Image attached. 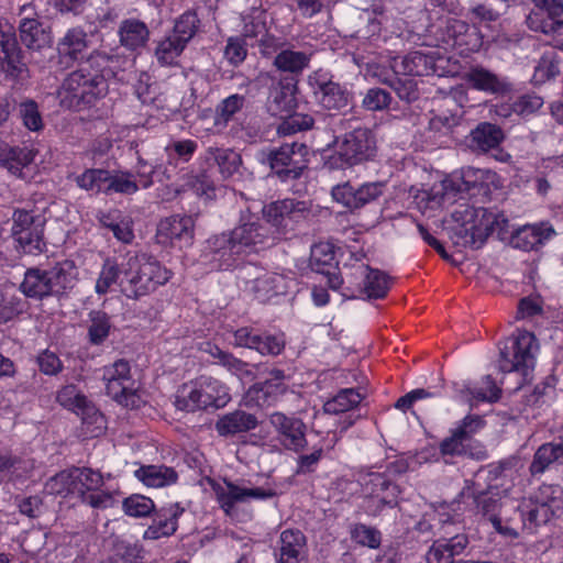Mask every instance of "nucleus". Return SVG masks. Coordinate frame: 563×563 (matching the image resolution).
Instances as JSON below:
<instances>
[{
	"label": "nucleus",
	"mask_w": 563,
	"mask_h": 563,
	"mask_svg": "<svg viewBox=\"0 0 563 563\" xmlns=\"http://www.w3.org/2000/svg\"><path fill=\"white\" fill-rule=\"evenodd\" d=\"M534 7L527 16L530 30L544 34L555 33L563 25L562 0H532Z\"/></svg>",
	"instance_id": "nucleus-20"
},
{
	"label": "nucleus",
	"mask_w": 563,
	"mask_h": 563,
	"mask_svg": "<svg viewBox=\"0 0 563 563\" xmlns=\"http://www.w3.org/2000/svg\"><path fill=\"white\" fill-rule=\"evenodd\" d=\"M362 396L354 388H345L340 390L333 398L323 405V410L329 415H339L351 411L360 405Z\"/></svg>",
	"instance_id": "nucleus-50"
},
{
	"label": "nucleus",
	"mask_w": 563,
	"mask_h": 563,
	"mask_svg": "<svg viewBox=\"0 0 563 563\" xmlns=\"http://www.w3.org/2000/svg\"><path fill=\"white\" fill-rule=\"evenodd\" d=\"M208 159L218 166L223 179L231 178L239 172L242 165L241 155L231 148L210 147L208 150Z\"/></svg>",
	"instance_id": "nucleus-45"
},
{
	"label": "nucleus",
	"mask_w": 563,
	"mask_h": 563,
	"mask_svg": "<svg viewBox=\"0 0 563 563\" xmlns=\"http://www.w3.org/2000/svg\"><path fill=\"white\" fill-rule=\"evenodd\" d=\"M230 233L244 256L263 247L271 239L265 222L249 208L241 212L239 224Z\"/></svg>",
	"instance_id": "nucleus-14"
},
{
	"label": "nucleus",
	"mask_w": 563,
	"mask_h": 563,
	"mask_svg": "<svg viewBox=\"0 0 563 563\" xmlns=\"http://www.w3.org/2000/svg\"><path fill=\"white\" fill-rule=\"evenodd\" d=\"M364 500L363 509L369 516H378L385 507L393 508L398 504L400 488L385 473H369L362 482Z\"/></svg>",
	"instance_id": "nucleus-12"
},
{
	"label": "nucleus",
	"mask_w": 563,
	"mask_h": 563,
	"mask_svg": "<svg viewBox=\"0 0 563 563\" xmlns=\"http://www.w3.org/2000/svg\"><path fill=\"white\" fill-rule=\"evenodd\" d=\"M385 183H365L357 188L350 183L336 185L332 188L331 195L336 202L355 210L377 200L384 192Z\"/></svg>",
	"instance_id": "nucleus-21"
},
{
	"label": "nucleus",
	"mask_w": 563,
	"mask_h": 563,
	"mask_svg": "<svg viewBox=\"0 0 563 563\" xmlns=\"http://www.w3.org/2000/svg\"><path fill=\"white\" fill-rule=\"evenodd\" d=\"M363 292L371 299H379L389 290V277L379 269L362 267Z\"/></svg>",
	"instance_id": "nucleus-47"
},
{
	"label": "nucleus",
	"mask_w": 563,
	"mask_h": 563,
	"mask_svg": "<svg viewBox=\"0 0 563 563\" xmlns=\"http://www.w3.org/2000/svg\"><path fill=\"white\" fill-rule=\"evenodd\" d=\"M228 387L210 376H201L178 390L175 406L179 410L195 411L209 407L223 408L230 401Z\"/></svg>",
	"instance_id": "nucleus-6"
},
{
	"label": "nucleus",
	"mask_w": 563,
	"mask_h": 563,
	"mask_svg": "<svg viewBox=\"0 0 563 563\" xmlns=\"http://www.w3.org/2000/svg\"><path fill=\"white\" fill-rule=\"evenodd\" d=\"M504 139L500 128L492 123H481L471 133V146L479 152L496 148Z\"/></svg>",
	"instance_id": "nucleus-44"
},
{
	"label": "nucleus",
	"mask_w": 563,
	"mask_h": 563,
	"mask_svg": "<svg viewBox=\"0 0 563 563\" xmlns=\"http://www.w3.org/2000/svg\"><path fill=\"white\" fill-rule=\"evenodd\" d=\"M11 238L21 254L38 255L46 249L45 218L35 210L15 209L12 213Z\"/></svg>",
	"instance_id": "nucleus-7"
},
{
	"label": "nucleus",
	"mask_w": 563,
	"mask_h": 563,
	"mask_svg": "<svg viewBox=\"0 0 563 563\" xmlns=\"http://www.w3.org/2000/svg\"><path fill=\"white\" fill-rule=\"evenodd\" d=\"M285 119L277 128L280 135H291L300 131L310 129L313 124V119L308 114H284Z\"/></svg>",
	"instance_id": "nucleus-60"
},
{
	"label": "nucleus",
	"mask_w": 563,
	"mask_h": 563,
	"mask_svg": "<svg viewBox=\"0 0 563 563\" xmlns=\"http://www.w3.org/2000/svg\"><path fill=\"white\" fill-rule=\"evenodd\" d=\"M440 454L445 463H451L454 457H471L483 460L486 457L484 448L477 441H468L461 431L451 430L449 437L439 444Z\"/></svg>",
	"instance_id": "nucleus-26"
},
{
	"label": "nucleus",
	"mask_w": 563,
	"mask_h": 563,
	"mask_svg": "<svg viewBox=\"0 0 563 563\" xmlns=\"http://www.w3.org/2000/svg\"><path fill=\"white\" fill-rule=\"evenodd\" d=\"M446 33L453 40L454 45L457 46L472 45V37L476 36V32L472 31L466 22L456 19L448 22Z\"/></svg>",
	"instance_id": "nucleus-64"
},
{
	"label": "nucleus",
	"mask_w": 563,
	"mask_h": 563,
	"mask_svg": "<svg viewBox=\"0 0 563 563\" xmlns=\"http://www.w3.org/2000/svg\"><path fill=\"white\" fill-rule=\"evenodd\" d=\"M134 476L147 487L161 488L173 485L178 479L177 472L166 465H143Z\"/></svg>",
	"instance_id": "nucleus-36"
},
{
	"label": "nucleus",
	"mask_w": 563,
	"mask_h": 563,
	"mask_svg": "<svg viewBox=\"0 0 563 563\" xmlns=\"http://www.w3.org/2000/svg\"><path fill=\"white\" fill-rule=\"evenodd\" d=\"M376 153V141L367 128H356L333 141V151L327 157L330 169H345L371 159Z\"/></svg>",
	"instance_id": "nucleus-5"
},
{
	"label": "nucleus",
	"mask_w": 563,
	"mask_h": 563,
	"mask_svg": "<svg viewBox=\"0 0 563 563\" xmlns=\"http://www.w3.org/2000/svg\"><path fill=\"white\" fill-rule=\"evenodd\" d=\"M119 36L124 47L135 51L147 43L150 31L144 22L136 19H128L121 22Z\"/></svg>",
	"instance_id": "nucleus-39"
},
{
	"label": "nucleus",
	"mask_w": 563,
	"mask_h": 563,
	"mask_svg": "<svg viewBox=\"0 0 563 563\" xmlns=\"http://www.w3.org/2000/svg\"><path fill=\"white\" fill-rule=\"evenodd\" d=\"M258 426L257 418L244 410H234L220 417L216 422V430L221 437H232L249 432Z\"/></svg>",
	"instance_id": "nucleus-32"
},
{
	"label": "nucleus",
	"mask_w": 563,
	"mask_h": 563,
	"mask_svg": "<svg viewBox=\"0 0 563 563\" xmlns=\"http://www.w3.org/2000/svg\"><path fill=\"white\" fill-rule=\"evenodd\" d=\"M296 108V98L294 87L289 85H278L273 87L269 92L267 109L272 115L284 118Z\"/></svg>",
	"instance_id": "nucleus-41"
},
{
	"label": "nucleus",
	"mask_w": 563,
	"mask_h": 563,
	"mask_svg": "<svg viewBox=\"0 0 563 563\" xmlns=\"http://www.w3.org/2000/svg\"><path fill=\"white\" fill-rule=\"evenodd\" d=\"M452 218L456 225L455 234L463 241L464 246L478 249L483 245L488 235L497 233L499 238L508 232V220L499 212L482 207L460 206Z\"/></svg>",
	"instance_id": "nucleus-3"
},
{
	"label": "nucleus",
	"mask_w": 563,
	"mask_h": 563,
	"mask_svg": "<svg viewBox=\"0 0 563 563\" xmlns=\"http://www.w3.org/2000/svg\"><path fill=\"white\" fill-rule=\"evenodd\" d=\"M309 548L305 533L295 528L280 532L274 548L276 563H308Z\"/></svg>",
	"instance_id": "nucleus-23"
},
{
	"label": "nucleus",
	"mask_w": 563,
	"mask_h": 563,
	"mask_svg": "<svg viewBox=\"0 0 563 563\" xmlns=\"http://www.w3.org/2000/svg\"><path fill=\"white\" fill-rule=\"evenodd\" d=\"M88 47V34L82 27L75 26L68 29L57 42L56 49L59 63L64 64L65 67H68L81 58Z\"/></svg>",
	"instance_id": "nucleus-28"
},
{
	"label": "nucleus",
	"mask_w": 563,
	"mask_h": 563,
	"mask_svg": "<svg viewBox=\"0 0 563 563\" xmlns=\"http://www.w3.org/2000/svg\"><path fill=\"white\" fill-rule=\"evenodd\" d=\"M123 510L131 517H146L155 508L153 500L143 495H131L123 500Z\"/></svg>",
	"instance_id": "nucleus-61"
},
{
	"label": "nucleus",
	"mask_w": 563,
	"mask_h": 563,
	"mask_svg": "<svg viewBox=\"0 0 563 563\" xmlns=\"http://www.w3.org/2000/svg\"><path fill=\"white\" fill-rule=\"evenodd\" d=\"M466 79L473 88L490 93H499L508 89L501 78L483 67L471 68L466 74Z\"/></svg>",
	"instance_id": "nucleus-43"
},
{
	"label": "nucleus",
	"mask_w": 563,
	"mask_h": 563,
	"mask_svg": "<svg viewBox=\"0 0 563 563\" xmlns=\"http://www.w3.org/2000/svg\"><path fill=\"white\" fill-rule=\"evenodd\" d=\"M538 351L539 343L534 334L529 331H518L517 334L508 338L500 349L498 366L501 372H519L526 376L536 364Z\"/></svg>",
	"instance_id": "nucleus-8"
},
{
	"label": "nucleus",
	"mask_w": 563,
	"mask_h": 563,
	"mask_svg": "<svg viewBox=\"0 0 563 563\" xmlns=\"http://www.w3.org/2000/svg\"><path fill=\"white\" fill-rule=\"evenodd\" d=\"M267 221L274 227L286 229L290 222L299 221L309 212V203L295 199H283L263 208Z\"/></svg>",
	"instance_id": "nucleus-27"
},
{
	"label": "nucleus",
	"mask_w": 563,
	"mask_h": 563,
	"mask_svg": "<svg viewBox=\"0 0 563 563\" xmlns=\"http://www.w3.org/2000/svg\"><path fill=\"white\" fill-rule=\"evenodd\" d=\"M19 31L20 40L26 48L35 52L49 48L52 43L51 34L37 20L20 19Z\"/></svg>",
	"instance_id": "nucleus-34"
},
{
	"label": "nucleus",
	"mask_w": 563,
	"mask_h": 563,
	"mask_svg": "<svg viewBox=\"0 0 563 563\" xmlns=\"http://www.w3.org/2000/svg\"><path fill=\"white\" fill-rule=\"evenodd\" d=\"M515 465L516 462L514 461H503L489 465L485 478L488 481L486 488L479 482L482 477L479 473L475 481H466L462 490V496L472 498L477 511L487 517L495 527H498L501 521L498 516L500 508L499 487H504V493L508 492L516 474Z\"/></svg>",
	"instance_id": "nucleus-2"
},
{
	"label": "nucleus",
	"mask_w": 563,
	"mask_h": 563,
	"mask_svg": "<svg viewBox=\"0 0 563 563\" xmlns=\"http://www.w3.org/2000/svg\"><path fill=\"white\" fill-rule=\"evenodd\" d=\"M525 525L529 529L545 525L563 514V489L559 485H541L530 497L529 504L521 506Z\"/></svg>",
	"instance_id": "nucleus-9"
},
{
	"label": "nucleus",
	"mask_w": 563,
	"mask_h": 563,
	"mask_svg": "<svg viewBox=\"0 0 563 563\" xmlns=\"http://www.w3.org/2000/svg\"><path fill=\"white\" fill-rule=\"evenodd\" d=\"M139 190V185L130 172H118L109 174L108 194L118 192L132 195Z\"/></svg>",
	"instance_id": "nucleus-62"
},
{
	"label": "nucleus",
	"mask_w": 563,
	"mask_h": 563,
	"mask_svg": "<svg viewBox=\"0 0 563 563\" xmlns=\"http://www.w3.org/2000/svg\"><path fill=\"white\" fill-rule=\"evenodd\" d=\"M184 512V508L179 504H172L164 507L157 514L154 522L145 532V536L152 539L168 537L177 529V519Z\"/></svg>",
	"instance_id": "nucleus-37"
},
{
	"label": "nucleus",
	"mask_w": 563,
	"mask_h": 563,
	"mask_svg": "<svg viewBox=\"0 0 563 563\" xmlns=\"http://www.w3.org/2000/svg\"><path fill=\"white\" fill-rule=\"evenodd\" d=\"M463 397L468 401H488L495 402L500 397V388L495 384L494 379L487 375L483 378L481 386L465 387Z\"/></svg>",
	"instance_id": "nucleus-53"
},
{
	"label": "nucleus",
	"mask_w": 563,
	"mask_h": 563,
	"mask_svg": "<svg viewBox=\"0 0 563 563\" xmlns=\"http://www.w3.org/2000/svg\"><path fill=\"white\" fill-rule=\"evenodd\" d=\"M195 234V221L190 216L175 214L162 219L157 224L156 240L162 245H191Z\"/></svg>",
	"instance_id": "nucleus-19"
},
{
	"label": "nucleus",
	"mask_w": 563,
	"mask_h": 563,
	"mask_svg": "<svg viewBox=\"0 0 563 563\" xmlns=\"http://www.w3.org/2000/svg\"><path fill=\"white\" fill-rule=\"evenodd\" d=\"M102 380L107 394L118 404L126 408H137L142 399L137 393L135 380L131 375V366L125 360H117L102 368Z\"/></svg>",
	"instance_id": "nucleus-10"
},
{
	"label": "nucleus",
	"mask_w": 563,
	"mask_h": 563,
	"mask_svg": "<svg viewBox=\"0 0 563 563\" xmlns=\"http://www.w3.org/2000/svg\"><path fill=\"white\" fill-rule=\"evenodd\" d=\"M306 154V145L294 142L269 151L266 154V161L282 181H288L301 175L306 167L303 161Z\"/></svg>",
	"instance_id": "nucleus-13"
},
{
	"label": "nucleus",
	"mask_w": 563,
	"mask_h": 563,
	"mask_svg": "<svg viewBox=\"0 0 563 563\" xmlns=\"http://www.w3.org/2000/svg\"><path fill=\"white\" fill-rule=\"evenodd\" d=\"M468 544L465 534H456L450 539H440L432 543L424 555L426 563H454Z\"/></svg>",
	"instance_id": "nucleus-31"
},
{
	"label": "nucleus",
	"mask_w": 563,
	"mask_h": 563,
	"mask_svg": "<svg viewBox=\"0 0 563 563\" xmlns=\"http://www.w3.org/2000/svg\"><path fill=\"white\" fill-rule=\"evenodd\" d=\"M244 254L230 231L211 235L203 245L199 261L209 271H230L239 265Z\"/></svg>",
	"instance_id": "nucleus-11"
},
{
	"label": "nucleus",
	"mask_w": 563,
	"mask_h": 563,
	"mask_svg": "<svg viewBox=\"0 0 563 563\" xmlns=\"http://www.w3.org/2000/svg\"><path fill=\"white\" fill-rule=\"evenodd\" d=\"M553 233L551 228L525 225L512 234L511 243L516 249L531 251L542 245Z\"/></svg>",
	"instance_id": "nucleus-40"
},
{
	"label": "nucleus",
	"mask_w": 563,
	"mask_h": 563,
	"mask_svg": "<svg viewBox=\"0 0 563 563\" xmlns=\"http://www.w3.org/2000/svg\"><path fill=\"white\" fill-rule=\"evenodd\" d=\"M214 492L220 507L227 515H232L238 504L246 503L251 499L265 500L278 495L277 489L273 486L243 487L227 481L223 484L217 485Z\"/></svg>",
	"instance_id": "nucleus-16"
},
{
	"label": "nucleus",
	"mask_w": 563,
	"mask_h": 563,
	"mask_svg": "<svg viewBox=\"0 0 563 563\" xmlns=\"http://www.w3.org/2000/svg\"><path fill=\"white\" fill-rule=\"evenodd\" d=\"M554 463H563V439L542 444L533 455L530 472L542 474Z\"/></svg>",
	"instance_id": "nucleus-38"
},
{
	"label": "nucleus",
	"mask_w": 563,
	"mask_h": 563,
	"mask_svg": "<svg viewBox=\"0 0 563 563\" xmlns=\"http://www.w3.org/2000/svg\"><path fill=\"white\" fill-rule=\"evenodd\" d=\"M20 288L25 296L31 298L53 296L48 273L40 268L27 269Z\"/></svg>",
	"instance_id": "nucleus-42"
},
{
	"label": "nucleus",
	"mask_w": 563,
	"mask_h": 563,
	"mask_svg": "<svg viewBox=\"0 0 563 563\" xmlns=\"http://www.w3.org/2000/svg\"><path fill=\"white\" fill-rule=\"evenodd\" d=\"M73 474H75L79 500L104 485V477L99 471L89 467H73Z\"/></svg>",
	"instance_id": "nucleus-48"
},
{
	"label": "nucleus",
	"mask_w": 563,
	"mask_h": 563,
	"mask_svg": "<svg viewBox=\"0 0 563 563\" xmlns=\"http://www.w3.org/2000/svg\"><path fill=\"white\" fill-rule=\"evenodd\" d=\"M123 276L120 289L128 298L139 299L165 285L172 277L170 271L144 254L128 255L122 260Z\"/></svg>",
	"instance_id": "nucleus-4"
},
{
	"label": "nucleus",
	"mask_w": 563,
	"mask_h": 563,
	"mask_svg": "<svg viewBox=\"0 0 563 563\" xmlns=\"http://www.w3.org/2000/svg\"><path fill=\"white\" fill-rule=\"evenodd\" d=\"M233 338L235 346L254 350L264 356H277L286 345L284 333L262 332L249 327L238 329Z\"/></svg>",
	"instance_id": "nucleus-17"
},
{
	"label": "nucleus",
	"mask_w": 563,
	"mask_h": 563,
	"mask_svg": "<svg viewBox=\"0 0 563 563\" xmlns=\"http://www.w3.org/2000/svg\"><path fill=\"white\" fill-rule=\"evenodd\" d=\"M0 67L12 78L21 77L27 66L23 59V53L19 47L12 27L0 20Z\"/></svg>",
	"instance_id": "nucleus-22"
},
{
	"label": "nucleus",
	"mask_w": 563,
	"mask_h": 563,
	"mask_svg": "<svg viewBox=\"0 0 563 563\" xmlns=\"http://www.w3.org/2000/svg\"><path fill=\"white\" fill-rule=\"evenodd\" d=\"M53 296H59L73 289L78 279V269L73 261L65 260L47 269Z\"/></svg>",
	"instance_id": "nucleus-33"
},
{
	"label": "nucleus",
	"mask_w": 563,
	"mask_h": 563,
	"mask_svg": "<svg viewBox=\"0 0 563 563\" xmlns=\"http://www.w3.org/2000/svg\"><path fill=\"white\" fill-rule=\"evenodd\" d=\"M461 190V185L455 179L446 178L428 189H417L413 203L421 213H427L454 202Z\"/></svg>",
	"instance_id": "nucleus-18"
},
{
	"label": "nucleus",
	"mask_w": 563,
	"mask_h": 563,
	"mask_svg": "<svg viewBox=\"0 0 563 563\" xmlns=\"http://www.w3.org/2000/svg\"><path fill=\"white\" fill-rule=\"evenodd\" d=\"M45 489L51 495L77 498V483L75 474H73V467L52 476L46 482Z\"/></svg>",
	"instance_id": "nucleus-51"
},
{
	"label": "nucleus",
	"mask_w": 563,
	"mask_h": 563,
	"mask_svg": "<svg viewBox=\"0 0 563 563\" xmlns=\"http://www.w3.org/2000/svg\"><path fill=\"white\" fill-rule=\"evenodd\" d=\"M390 67L397 75L429 76L435 73V59L430 54L416 51L393 58Z\"/></svg>",
	"instance_id": "nucleus-30"
},
{
	"label": "nucleus",
	"mask_w": 563,
	"mask_h": 563,
	"mask_svg": "<svg viewBox=\"0 0 563 563\" xmlns=\"http://www.w3.org/2000/svg\"><path fill=\"white\" fill-rule=\"evenodd\" d=\"M109 174L110 172L101 168L87 169L76 177V184L87 191L108 194Z\"/></svg>",
	"instance_id": "nucleus-54"
},
{
	"label": "nucleus",
	"mask_w": 563,
	"mask_h": 563,
	"mask_svg": "<svg viewBox=\"0 0 563 563\" xmlns=\"http://www.w3.org/2000/svg\"><path fill=\"white\" fill-rule=\"evenodd\" d=\"M295 286V279L278 273H266L253 280L252 290L262 302L284 296Z\"/></svg>",
	"instance_id": "nucleus-29"
},
{
	"label": "nucleus",
	"mask_w": 563,
	"mask_h": 563,
	"mask_svg": "<svg viewBox=\"0 0 563 563\" xmlns=\"http://www.w3.org/2000/svg\"><path fill=\"white\" fill-rule=\"evenodd\" d=\"M18 114L25 129L38 132L44 129V121L38 104L33 99H24L18 106Z\"/></svg>",
	"instance_id": "nucleus-56"
},
{
	"label": "nucleus",
	"mask_w": 563,
	"mask_h": 563,
	"mask_svg": "<svg viewBox=\"0 0 563 563\" xmlns=\"http://www.w3.org/2000/svg\"><path fill=\"white\" fill-rule=\"evenodd\" d=\"M269 422L285 449L295 452L305 449L307 444L306 426L301 419L277 411L269 416Z\"/></svg>",
	"instance_id": "nucleus-24"
},
{
	"label": "nucleus",
	"mask_w": 563,
	"mask_h": 563,
	"mask_svg": "<svg viewBox=\"0 0 563 563\" xmlns=\"http://www.w3.org/2000/svg\"><path fill=\"white\" fill-rule=\"evenodd\" d=\"M121 68L120 56L95 51L63 81L59 97L63 104L80 110L92 106L107 93V78Z\"/></svg>",
	"instance_id": "nucleus-1"
},
{
	"label": "nucleus",
	"mask_w": 563,
	"mask_h": 563,
	"mask_svg": "<svg viewBox=\"0 0 563 563\" xmlns=\"http://www.w3.org/2000/svg\"><path fill=\"white\" fill-rule=\"evenodd\" d=\"M199 19L195 12L187 11L176 21L172 36L178 38L179 42L187 43L195 35L198 27Z\"/></svg>",
	"instance_id": "nucleus-59"
},
{
	"label": "nucleus",
	"mask_w": 563,
	"mask_h": 563,
	"mask_svg": "<svg viewBox=\"0 0 563 563\" xmlns=\"http://www.w3.org/2000/svg\"><path fill=\"white\" fill-rule=\"evenodd\" d=\"M244 104L245 97L242 95L234 93L227 97L216 108L214 124L225 126L242 110Z\"/></svg>",
	"instance_id": "nucleus-55"
},
{
	"label": "nucleus",
	"mask_w": 563,
	"mask_h": 563,
	"mask_svg": "<svg viewBox=\"0 0 563 563\" xmlns=\"http://www.w3.org/2000/svg\"><path fill=\"white\" fill-rule=\"evenodd\" d=\"M334 260V250L330 243L320 242L311 247L310 264L316 271L323 272L324 267L333 265Z\"/></svg>",
	"instance_id": "nucleus-63"
},
{
	"label": "nucleus",
	"mask_w": 563,
	"mask_h": 563,
	"mask_svg": "<svg viewBox=\"0 0 563 563\" xmlns=\"http://www.w3.org/2000/svg\"><path fill=\"white\" fill-rule=\"evenodd\" d=\"M312 52L285 47L274 56L273 65L282 73L299 75L309 67Z\"/></svg>",
	"instance_id": "nucleus-35"
},
{
	"label": "nucleus",
	"mask_w": 563,
	"mask_h": 563,
	"mask_svg": "<svg viewBox=\"0 0 563 563\" xmlns=\"http://www.w3.org/2000/svg\"><path fill=\"white\" fill-rule=\"evenodd\" d=\"M35 154L29 148H12L3 161L4 167L18 177H24L23 169L34 161Z\"/></svg>",
	"instance_id": "nucleus-58"
},
{
	"label": "nucleus",
	"mask_w": 563,
	"mask_h": 563,
	"mask_svg": "<svg viewBox=\"0 0 563 563\" xmlns=\"http://www.w3.org/2000/svg\"><path fill=\"white\" fill-rule=\"evenodd\" d=\"M88 336L92 344H101L109 335L111 323L109 316L100 310H92L89 313Z\"/></svg>",
	"instance_id": "nucleus-57"
},
{
	"label": "nucleus",
	"mask_w": 563,
	"mask_h": 563,
	"mask_svg": "<svg viewBox=\"0 0 563 563\" xmlns=\"http://www.w3.org/2000/svg\"><path fill=\"white\" fill-rule=\"evenodd\" d=\"M57 401L60 406L80 416L84 423L97 424V429L103 428V416L90 404L86 396L75 385L63 387L57 394Z\"/></svg>",
	"instance_id": "nucleus-25"
},
{
	"label": "nucleus",
	"mask_w": 563,
	"mask_h": 563,
	"mask_svg": "<svg viewBox=\"0 0 563 563\" xmlns=\"http://www.w3.org/2000/svg\"><path fill=\"white\" fill-rule=\"evenodd\" d=\"M123 276L122 262L119 264L108 257L104 260L95 285V291L103 296L112 291L113 286H120V279Z\"/></svg>",
	"instance_id": "nucleus-46"
},
{
	"label": "nucleus",
	"mask_w": 563,
	"mask_h": 563,
	"mask_svg": "<svg viewBox=\"0 0 563 563\" xmlns=\"http://www.w3.org/2000/svg\"><path fill=\"white\" fill-rule=\"evenodd\" d=\"M101 223L104 228L109 229L119 241L123 243H131L133 241V222L130 217L114 211L103 216Z\"/></svg>",
	"instance_id": "nucleus-49"
},
{
	"label": "nucleus",
	"mask_w": 563,
	"mask_h": 563,
	"mask_svg": "<svg viewBox=\"0 0 563 563\" xmlns=\"http://www.w3.org/2000/svg\"><path fill=\"white\" fill-rule=\"evenodd\" d=\"M186 45L170 34L157 43L155 57L161 66H174Z\"/></svg>",
	"instance_id": "nucleus-52"
},
{
	"label": "nucleus",
	"mask_w": 563,
	"mask_h": 563,
	"mask_svg": "<svg viewBox=\"0 0 563 563\" xmlns=\"http://www.w3.org/2000/svg\"><path fill=\"white\" fill-rule=\"evenodd\" d=\"M308 82L316 101L324 109L341 110L350 104V92L339 82L333 81L328 73L313 71L308 77Z\"/></svg>",
	"instance_id": "nucleus-15"
}]
</instances>
